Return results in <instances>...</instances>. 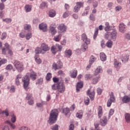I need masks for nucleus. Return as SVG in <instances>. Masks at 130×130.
<instances>
[{
    "instance_id": "60",
    "label": "nucleus",
    "mask_w": 130,
    "mask_h": 130,
    "mask_svg": "<svg viewBox=\"0 0 130 130\" xmlns=\"http://www.w3.org/2000/svg\"><path fill=\"white\" fill-rule=\"evenodd\" d=\"M6 38H7V33L6 32H3L2 35L1 39L2 40H4V39H6Z\"/></svg>"
},
{
    "instance_id": "30",
    "label": "nucleus",
    "mask_w": 130,
    "mask_h": 130,
    "mask_svg": "<svg viewBox=\"0 0 130 130\" xmlns=\"http://www.w3.org/2000/svg\"><path fill=\"white\" fill-rule=\"evenodd\" d=\"M110 30H111V26L109 25V22H106L105 23V30L107 32L108 31H110Z\"/></svg>"
},
{
    "instance_id": "32",
    "label": "nucleus",
    "mask_w": 130,
    "mask_h": 130,
    "mask_svg": "<svg viewBox=\"0 0 130 130\" xmlns=\"http://www.w3.org/2000/svg\"><path fill=\"white\" fill-rule=\"evenodd\" d=\"M55 15H56V13L55 12V11L53 10H50L49 12V16L51 18H53L54 17H55Z\"/></svg>"
},
{
    "instance_id": "4",
    "label": "nucleus",
    "mask_w": 130,
    "mask_h": 130,
    "mask_svg": "<svg viewBox=\"0 0 130 130\" xmlns=\"http://www.w3.org/2000/svg\"><path fill=\"white\" fill-rule=\"evenodd\" d=\"M61 49H62V46L57 44L51 47V51L53 54H55L57 51H61Z\"/></svg>"
},
{
    "instance_id": "38",
    "label": "nucleus",
    "mask_w": 130,
    "mask_h": 130,
    "mask_svg": "<svg viewBox=\"0 0 130 130\" xmlns=\"http://www.w3.org/2000/svg\"><path fill=\"white\" fill-rule=\"evenodd\" d=\"M77 75H78V71L74 70L72 73H71V77L75 79L76 77H77Z\"/></svg>"
},
{
    "instance_id": "44",
    "label": "nucleus",
    "mask_w": 130,
    "mask_h": 130,
    "mask_svg": "<svg viewBox=\"0 0 130 130\" xmlns=\"http://www.w3.org/2000/svg\"><path fill=\"white\" fill-rule=\"evenodd\" d=\"M106 46L107 47H109V48H111L112 47V41L111 40H109L106 44Z\"/></svg>"
},
{
    "instance_id": "22",
    "label": "nucleus",
    "mask_w": 130,
    "mask_h": 130,
    "mask_svg": "<svg viewBox=\"0 0 130 130\" xmlns=\"http://www.w3.org/2000/svg\"><path fill=\"white\" fill-rule=\"evenodd\" d=\"M100 59L102 61H106V55L104 52H101L100 54Z\"/></svg>"
},
{
    "instance_id": "6",
    "label": "nucleus",
    "mask_w": 130,
    "mask_h": 130,
    "mask_svg": "<svg viewBox=\"0 0 130 130\" xmlns=\"http://www.w3.org/2000/svg\"><path fill=\"white\" fill-rule=\"evenodd\" d=\"M22 82H23V87L24 89H27L30 83V78H29V76L26 75L23 77Z\"/></svg>"
},
{
    "instance_id": "26",
    "label": "nucleus",
    "mask_w": 130,
    "mask_h": 130,
    "mask_svg": "<svg viewBox=\"0 0 130 130\" xmlns=\"http://www.w3.org/2000/svg\"><path fill=\"white\" fill-rule=\"evenodd\" d=\"M90 44H87V43H84L81 46V50L83 52H85L87 49H88V45Z\"/></svg>"
},
{
    "instance_id": "53",
    "label": "nucleus",
    "mask_w": 130,
    "mask_h": 130,
    "mask_svg": "<svg viewBox=\"0 0 130 130\" xmlns=\"http://www.w3.org/2000/svg\"><path fill=\"white\" fill-rule=\"evenodd\" d=\"M114 113V110L111 109L109 111V115L108 116V119H110V117L112 115H113V114Z\"/></svg>"
},
{
    "instance_id": "58",
    "label": "nucleus",
    "mask_w": 130,
    "mask_h": 130,
    "mask_svg": "<svg viewBox=\"0 0 130 130\" xmlns=\"http://www.w3.org/2000/svg\"><path fill=\"white\" fill-rule=\"evenodd\" d=\"M12 69H13V66L11 64H8L6 68V69L7 70V71H11Z\"/></svg>"
},
{
    "instance_id": "39",
    "label": "nucleus",
    "mask_w": 130,
    "mask_h": 130,
    "mask_svg": "<svg viewBox=\"0 0 130 130\" xmlns=\"http://www.w3.org/2000/svg\"><path fill=\"white\" fill-rule=\"evenodd\" d=\"M6 122V123H8V124H9V125H10L11 128H13V129H14V128H16V125H15L14 124H13L11 122V121L7 120Z\"/></svg>"
},
{
    "instance_id": "12",
    "label": "nucleus",
    "mask_w": 130,
    "mask_h": 130,
    "mask_svg": "<svg viewBox=\"0 0 130 130\" xmlns=\"http://www.w3.org/2000/svg\"><path fill=\"white\" fill-rule=\"evenodd\" d=\"M119 30L121 33H124L126 30V25H125L123 23H121L119 25Z\"/></svg>"
},
{
    "instance_id": "19",
    "label": "nucleus",
    "mask_w": 130,
    "mask_h": 130,
    "mask_svg": "<svg viewBox=\"0 0 130 130\" xmlns=\"http://www.w3.org/2000/svg\"><path fill=\"white\" fill-rule=\"evenodd\" d=\"M30 78L32 81H35L37 79V73L34 71L31 72L30 73Z\"/></svg>"
},
{
    "instance_id": "41",
    "label": "nucleus",
    "mask_w": 130,
    "mask_h": 130,
    "mask_svg": "<svg viewBox=\"0 0 130 130\" xmlns=\"http://www.w3.org/2000/svg\"><path fill=\"white\" fill-rule=\"evenodd\" d=\"M122 61H124V62H126L128 60V56L124 55L121 57Z\"/></svg>"
},
{
    "instance_id": "11",
    "label": "nucleus",
    "mask_w": 130,
    "mask_h": 130,
    "mask_svg": "<svg viewBox=\"0 0 130 130\" xmlns=\"http://www.w3.org/2000/svg\"><path fill=\"white\" fill-rule=\"evenodd\" d=\"M114 68L116 69V71H119L121 67V62H119L116 59H114Z\"/></svg>"
},
{
    "instance_id": "40",
    "label": "nucleus",
    "mask_w": 130,
    "mask_h": 130,
    "mask_svg": "<svg viewBox=\"0 0 130 130\" xmlns=\"http://www.w3.org/2000/svg\"><path fill=\"white\" fill-rule=\"evenodd\" d=\"M46 104H47V103H46V102H43L42 103H38L36 104V105L37 106V107H42V106H43V105H46Z\"/></svg>"
},
{
    "instance_id": "10",
    "label": "nucleus",
    "mask_w": 130,
    "mask_h": 130,
    "mask_svg": "<svg viewBox=\"0 0 130 130\" xmlns=\"http://www.w3.org/2000/svg\"><path fill=\"white\" fill-rule=\"evenodd\" d=\"M41 54H44L46 51H48L50 48L48 47V45H46L45 43H43L41 44Z\"/></svg>"
},
{
    "instance_id": "21",
    "label": "nucleus",
    "mask_w": 130,
    "mask_h": 130,
    "mask_svg": "<svg viewBox=\"0 0 130 130\" xmlns=\"http://www.w3.org/2000/svg\"><path fill=\"white\" fill-rule=\"evenodd\" d=\"M101 73H102V67H98L94 71L93 75L94 76H97V75L99 74H101Z\"/></svg>"
},
{
    "instance_id": "16",
    "label": "nucleus",
    "mask_w": 130,
    "mask_h": 130,
    "mask_svg": "<svg viewBox=\"0 0 130 130\" xmlns=\"http://www.w3.org/2000/svg\"><path fill=\"white\" fill-rule=\"evenodd\" d=\"M39 28L40 30L43 31V32H46V31H47V24L41 23L39 25Z\"/></svg>"
},
{
    "instance_id": "9",
    "label": "nucleus",
    "mask_w": 130,
    "mask_h": 130,
    "mask_svg": "<svg viewBox=\"0 0 130 130\" xmlns=\"http://www.w3.org/2000/svg\"><path fill=\"white\" fill-rule=\"evenodd\" d=\"M52 68L55 71L60 70L62 68V62L60 61H58L57 63L54 62L52 64Z\"/></svg>"
},
{
    "instance_id": "24",
    "label": "nucleus",
    "mask_w": 130,
    "mask_h": 130,
    "mask_svg": "<svg viewBox=\"0 0 130 130\" xmlns=\"http://www.w3.org/2000/svg\"><path fill=\"white\" fill-rule=\"evenodd\" d=\"M123 103H128L130 101V97L127 95L124 96L122 99Z\"/></svg>"
},
{
    "instance_id": "63",
    "label": "nucleus",
    "mask_w": 130,
    "mask_h": 130,
    "mask_svg": "<svg viewBox=\"0 0 130 130\" xmlns=\"http://www.w3.org/2000/svg\"><path fill=\"white\" fill-rule=\"evenodd\" d=\"M19 130H30V128L27 126H22Z\"/></svg>"
},
{
    "instance_id": "43",
    "label": "nucleus",
    "mask_w": 130,
    "mask_h": 130,
    "mask_svg": "<svg viewBox=\"0 0 130 130\" xmlns=\"http://www.w3.org/2000/svg\"><path fill=\"white\" fill-rule=\"evenodd\" d=\"M63 112L65 115H68L70 113V108H66L63 110Z\"/></svg>"
},
{
    "instance_id": "17",
    "label": "nucleus",
    "mask_w": 130,
    "mask_h": 130,
    "mask_svg": "<svg viewBox=\"0 0 130 130\" xmlns=\"http://www.w3.org/2000/svg\"><path fill=\"white\" fill-rule=\"evenodd\" d=\"M58 29L60 30L61 32H66V31H67V26L64 24H61L58 26Z\"/></svg>"
},
{
    "instance_id": "47",
    "label": "nucleus",
    "mask_w": 130,
    "mask_h": 130,
    "mask_svg": "<svg viewBox=\"0 0 130 130\" xmlns=\"http://www.w3.org/2000/svg\"><path fill=\"white\" fill-rule=\"evenodd\" d=\"M59 37H60V35L56 36L54 37L53 40H54V41H56V42H58V41L60 40V39H59Z\"/></svg>"
},
{
    "instance_id": "3",
    "label": "nucleus",
    "mask_w": 130,
    "mask_h": 130,
    "mask_svg": "<svg viewBox=\"0 0 130 130\" xmlns=\"http://www.w3.org/2000/svg\"><path fill=\"white\" fill-rule=\"evenodd\" d=\"M109 95L110 96V98L107 101V105L108 107H110L112 103H114V102H115V96H114V93L112 91L109 92Z\"/></svg>"
},
{
    "instance_id": "57",
    "label": "nucleus",
    "mask_w": 130,
    "mask_h": 130,
    "mask_svg": "<svg viewBox=\"0 0 130 130\" xmlns=\"http://www.w3.org/2000/svg\"><path fill=\"white\" fill-rule=\"evenodd\" d=\"M42 83H43V78H40L38 79V82H37V84H40V85L42 84Z\"/></svg>"
},
{
    "instance_id": "62",
    "label": "nucleus",
    "mask_w": 130,
    "mask_h": 130,
    "mask_svg": "<svg viewBox=\"0 0 130 130\" xmlns=\"http://www.w3.org/2000/svg\"><path fill=\"white\" fill-rule=\"evenodd\" d=\"M93 8H97L98 7V2L95 1H93Z\"/></svg>"
},
{
    "instance_id": "5",
    "label": "nucleus",
    "mask_w": 130,
    "mask_h": 130,
    "mask_svg": "<svg viewBox=\"0 0 130 130\" xmlns=\"http://www.w3.org/2000/svg\"><path fill=\"white\" fill-rule=\"evenodd\" d=\"M14 66L17 70L18 72H21L24 70V67H23V64L19 61H15L14 62Z\"/></svg>"
},
{
    "instance_id": "54",
    "label": "nucleus",
    "mask_w": 130,
    "mask_h": 130,
    "mask_svg": "<svg viewBox=\"0 0 130 130\" xmlns=\"http://www.w3.org/2000/svg\"><path fill=\"white\" fill-rule=\"evenodd\" d=\"M57 87H58V84L55 83L52 85V90H57Z\"/></svg>"
},
{
    "instance_id": "15",
    "label": "nucleus",
    "mask_w": 130,
    "mask_h": 130,
    "mask_svg": "<svg viewBox=\"0 0 130 130\" xmlns=\"http://www.w3.org/2000/svg\"><path fill=\"white\" fill-rule=\"evenodd\" d=\"M87 94L89 96L91 100H94L95 97V91L93 90L92 91H91L90 89H88L87 90Z\"/></svg>"
},
{
    "instance_id": "51",
    "label": "nucleus",
    "mask_w": 130,
    "mask_h": 130,
    "mask_svg": "<svg viewBox=\"0 0 130 130\" xmlns=\"http://www.w3.org/2000/svg\"><path fill=\"white\" fill-rule=\"evenodd\" d=\"M76 117H77V118H79L80 119H81V118H82V117H83V113H76Z\"/></svg>"
},
{
    "instance_id": "1",
    "label": "nucleus",
    "mask_w": 130,
    "mask_h": 130,
    "mask_svg": "<svg viewBox=\"0 0 130 130\" xmlns=\"http://www.w3.org/2000/svg\"><path fill=\"white\" fill-rule=\"evenodd\" d=\"M58 116V110L57 109L52 110L50 113L49 120H48V123L50 125L55 123L57 120Z\"/></svg>"
},
{
    "instance_id": "14",
    "label": "nucleus",
    "mask_w": 130,
    "mask_h": 130,
    "mask_svg": "<svg viewBox=\"0 0 130 130\" xmlns=\"http://www.w3.org/2000/svg\"><path fill=\"white\" fill-rule=\"evenodd\" d=\"M81 38L83 42L87 44H90V40L89 38H88V37H87V35H86V34H83L81 36Z\"/></svg>"
},
{
    "instance_id": "64",
    "label": "nucleus",
    "mask_w": 130,
    "mask_h": 130,
    "mask_svg": "<svg viewBox=\"0 0 130 130\" xmlns=\"http://www.w3.org/2000/svg\"><path fill=\"white\" fill-rule=\"evenodd\" d=\"M5 47L6 48V49H7V50H9L10 48V45H9V44H8L7 43L5 44Z\"/></svg>"
},
{
    "instance_id": "8",
    "label": "nucleus",
    "mask_w": 130,
    "mask_h": 130,
    "mask_svg": "<svg viewBox=\"0 0 130 130\" xmlns=\"http://www.w3.org/2000/svg\"><path fill=\"white\" fill-rule=\"evenodd\" d=\"M81 8H84V3L83 2H77L76 5L74 8V12L75 13H78Z\"/></svg>"
},
{
    "instance_id": "55",
    "label": "nucleus",
    "mask_w": 130,
    "mask_h": 130,
    "mask_svg": "<svg viewBox=\"0 0 130 130\" xmlns=\"http://www.w3.org/2000/svg\"><path fill=\"white\" fill-rule=\"evenodd\" d=\"M26 99V100H31L32 99V94L27 93Z\"/></svg>"
},
{
    "instance_id": "46",
    "label": "nucleus",
    "mask_w": 130,
    "mask_h": 130,
    "mask_svg": "<svg viewBox=\"0 0 130 130\" xmlns=\"http://www.w3.org/2000/svg\"><path fill=\"white\" fill-rule=\"evenodd\" d=\"M30 28H31V25L30 24H25L24 25V30H30Z\"/></svg>"
},
{
    "instance_id": "35",
    "label": "nucleus",
    "mask_w": 130,
    "mask_h": 130,
    "mask_svg": "<svg viewBox=\"0 0 130 130\" xmlns=\"http://www.w3.org/2000/svg\"><path fill=\"white\" fill-rule=\"evenodd\" d=\"M25 10L26 13H29V12H31V10H32V6L31 5H25Z\"/></svg>"
},
{
    "instance_id": "37",
    "label": "nucleus",
    "mask_w": 130,
    "mask_h": 130,
    "mask_svg": "<svg viewBox=\"0 0 130 130\" xmlns=\"http://www.w3.org/2000/svg\"><path fill=\"white\" fill-rule=\"evenodd\" d=\"M9 109H6L5 110L2 111L1 114H5V116H10V113H9Z\"/></svg>"
},
{
    "instance_id": "34",
    "label": "nucleus",
    "mask_w": 130,
    "mask_h": 130,
    "mask_svg": "<svg viewBox=\"0 0 130 130\" xmlns=\"http://www.w3.org/2000/svg\"><path fill=\"white\" fill-rule=\"evenodd\" d=\"M3 22L6 23V24H10V23L12 22V19L10 18H6L2 19Z\"/></svg>"
},
{
    "instance_id": "59",
    "label": "nucleus",
    "mask_w": 130,
    "mask_h": 130,
    "mask_svg": "<svg viewBox=\"0 0 130 130\" xmlns=\"http://www.w3.org/2000/svg\"><path fill=\"white\" fill-rule=\"evenodd\" d=\"M35 53L36 54H38V53H41V49L39 47L37 48L35 50Z\"/></svg>"
},
{
    "instance_id": "49",
    "label": "nucleus",
    "mask_w": 130,
    "mask_h": 130,
    "mask_svg": "<svg viewBox=\"0 0 130 130\" xmlns=\"http://www.w3.org/2000/svg\"><path fill=\"white\" fill-rule=\"evenodd\" d=\"M100 78V77H97L95 78H93L92 81L93 84H94V85L97 84V83H98V80H99Z\"/></svg>"
},
{
    "instance_id": "33",
    "label": "nucleus",
    "mask_w": 130,
    "mask_h": 130,
    "mask_svg": "<svg viewBox=\"0 0 130 130\" xmlns=\"http://www.w3.org/2000/svg\"><path fill=\"white\" fill-rule=\"evenodd\" d=\"M35 61L37 62V63H38V64H40V63L42 62V60H41V59L39 58L38 55H37L35 56Z\"/></svg>"
},
{
    "instance_id": "31",
    "label": "nucleus",
    "mask_w": 130,
    "mask_h": 130,
    "mask_svg": "<svg viewBox=\"0 0 130 130\" xmlns=\"http://www.w3.org/2000/svg\"><path fill=\"white\" fill-rule=\"evenodd\" d=\"M47 7H48V5H47V3L42 2L40 5V9L44 10V9H45V8H47Z\"/></svg>"
},
{
    "instance_id": "13",
    "label": "nucleus",
    "mask_w": 130,
    "mask_h": 130,
    "mask_svg": "<svg viewBox=\"0 0 130 130\" xmlns=\"http://www.w3.org/2000/svg\"><path fill=\"white\" fill-rule=\"evenodd\" d=\"M73 54V51L71 49H66L64 51V57H67L68 58H69V57H71L72 56V55Z\"/></svg>"
},
{
    "instance_id": "28",
    "label": "nucleus",
    "mask_w": 130,
    "mask_h": 130,
    "mask_svg": "<svg viewBox=\"0 0 130 130\" xmlns=\"http://www.w3.org/2000/svg\"><path fill=\"white\" fill-rule=\"evenodd\" d=\"M98 116L99 118H101L103 114V112L102 111V107L100 106L98 108Z\"/></svg>"
},
{
    "instance_id": "56",
    "label": "nucleus",
    "mask_w": 130,
    "mask_h": 130,
    "mask_svg": "<svg viewBox=\"0 0 130 130\" xmlns=\"http://www.w3.org/2000/svg\"><path fill=\"white\" fill-rule=\"evenodd\" d=\"M51 128L52 130H58V125H57V124H55L54 125L52 126L51 127Z\"/></svg>"
},
{
    "instance_id": "25",
    "label": "nucleus",
    "mask_w": 130,
    "mask_h": 130,
    "mask_svg": "<svg viewBox=\"0 0 130 130\" xmlns=\"http://www.w3.org/2000/svg\"><path fill=\"white\" fill-rule=\"evenodd\" d=\"M83 82H78L76 85V91L77 92H79L80 91V89H82L83 88Z\"/></svg>"
},
{
    "instance_id": "27",
    "label": "nucleus",
    "mask_w": 130,
    "mask_h": 130,
    "mask_svg": "<svg viewBox=\"0 0 130 130\" xmlns=\"http://www.w3.org/2000/svg\"><path fill=\"white\" fill-rule=\"evenodd\" d=\"M125 120L127 123H130V114L126 113L124 114Z\"/></svg>"
},
{
    "instance_id": "42",
    "label": "nucleus",
    "mask_w": 130,
    "mask_h": 130,
    "mask_svg": "<svg viewBox=\"0 0 130 130\" xmlns=\"http://www.w3.org/2000/svg\"><path fill=\"white\" fill-rule=\"evenodd\" d=\"M96 18V15L93 14V13H91L89 16V19L90 21H95Z\"/></svg>"
},
{
    "instance_id": "36",
    "label": "nucleus",
    "mask_w": 130,
    "mask_h": 130,
    "mask_svg": "<svg viewBox=\"0 0 130 130\" xmlns=\"http://www.w3.org/2000/svg\"><path fill=\"white\" fill-rule=\"evenodd\" d=\"M7 62H8V60H7V59L0 58V67H2L3 64L7 63Z\"/></svg>"
},
{
    "instance_id": "2",
    "label": "nucleus",
    "mask_w": 130,
    "mask_h": 130,
    "mask_svg": "<svg viewBox=\"0 0 130 130\" xmlns=\"http://www.w3.org/2000/svg\"><path fill=\"white\" fill-rule=\"evenodd\" d=\"M105 37L106 39H111L113 41H115L116 37H117V31L116 29H113L112 31L106 32Z\"/></svg>"
},
{
    "instance_id": "18",
    "label": "nucleus",
    "mask_w": 130,
    "mask_h": 130,
    "mask_svg": "<svg viewBox=\"0 0 130 130\" xmlns=\"http://www.w3.org/2000/svg\"><path fill=\"white\" fill-rule=\"evenodd\" d=\"M21 79H22V75H21V74H18L17 75L15 79V84L17 85V86H19L20 85V81H21Z\"/></svg>"
},
{
    "instance_id": "50",
    "label": "nucleus",
    "mask_w": 130,
    "mask_h": 130,
    "mask_svg": "<svg viewBox=\"0 0 130 130\" xmlns=\"http://www.w3.org/2000/svg\"><path fill=\"white\" fill-rule=\"evenodd\" d=\"M96 60V57H95L94 56L92 55L90 57V60H89V62H91V63H93L94 61Z\"/></svg>"
},
{
    "instance_id": "20",
    "label": "nucleus",
    "mask_w": 130,
    "mask_h": 130,
    "mask_svg": "<svg viewBox=\"0 0 130 130\" xmlns=\"http://www.w3.org/2000/svg\"><path fill=\"white\" fill-rule=\"evenodd\" d=\"M10 116L11 117V121L12 123H15V122H16V120H17V117L15 115V114H14L13 112L11 113Z\"/></svg>"
},
{
    "instance_id": "52",
    "label": "nucleus",
    "mask_w": 130,
    "mask_h": 130,
    "mask_svg": "<svg viewBox=\"0 0 130 130\" xmlns=\"http://www.w3.org/2000/svg\"><path fill=\"white\" fill-rule=\"evenodd\" d=\"M25 37H26V40H29V39H30V38L32 37V34H31V32L27 33Z\"/></svg>"
},
{
    "instance_id": "29",
    "label": "nucleus",
    "mask_w": 130,
    "mask_h": 130,
    "mask_svg": "<svg viewBox=\"0 0 130 130\" xmlns=\"http://www.w3.org/2000/svg\"><path fill=\"white\" fill-rule=\"evenodd\" d=\"M49 31L52 35H55L56 34V29H55V27L54 26H50Z\"/></svg>"
},
{
    "instance_id": "45",
    "label": "nucleus",
    "mask_w": 130,
    "mask_h": 130,
    "mask_svg": "<svg viewBox=\"0 0 130 130\" xmlns=\"http://www.w3.org/2000/svg\"><path fill=\"white\" fill-rule=\"evenodd\" d=\"M25 34V31H23L19 33V36L20 37V38H25L26 37Z\"/></svg>"
},
{
    "instance_id": "48",
    "label": "nucleus",
    "mask_w": 130,
    "mask_h": 130,
    "mask_svg": "<svg viewBox=\"0 0 130 130\" xmlns=\"http://www.w3.org/2000/svg\"><path fill=\"white\" fill-rule=\"evenodd\" d=\"M50 79H51V73H48L46 75V79L47 81H49Z\"/></svg>"
},
{
    "instance_id": "23",
    "label": "nucleus",
    "mask_w": 130,
    "mask_h": 130,
    "mask_svg": "<svg viewBox=\"0 0 130 130\" xmlns=\"http://www.w3.org/2000/svg\"><path fill=\"white\" fill-rule=\"evenodd\" d=\"M107 124V118L104 116L102 120L101 121V125L102 126H105Z\"/></svg>"
},
{
    "instance_id": "61",
    "label": "nucleus",
    "mask_w": 130,
    "mask_h": 130,
    "mask_svg": "<svg viewBox=\"0 0 130 130\" xmlns=\"http://www.w3.org/2000/svg\"><path fill=\"white\" fill-rule=\"evenodd\" d=\"M69 16H70V14H69V11H66L63 14V18H67V17H69Z\"/></svg>"
},
{
    "instance_id": "7",
    "label": "nucleus",
    "mask_w": 130,
    "mask_h": 130,
    "mask_svg": "<svg viewBox=\"0 0 130 130\" xmlns=\"http://www.w3.org/2000/svg\"><path fill=\"white\" fill-rule=\"evenodd\" d=\"M57 90L58 92V94H59V93H63L64 91H66V86H64V84L63 82L58 83Z\"/></svg>"
}]
</instances>
